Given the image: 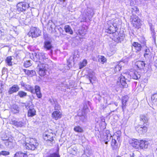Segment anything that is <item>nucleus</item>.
Wrapping results in <instances>:
<instances>
[{"instance_id":"obj_1","label":"nucleus","mask_w":157,"mask_h":157,"mask_svg":"<svg viewBox=\"0 0 157 157\" xmlns=\"http://www.w3.org/2000/svg\"><path fill=\"white\" fill-rule=\"evenodd\" d=\"M132 77L135 79H138L140 77V74L137 71L135 72L132 75H129L128 73H123L121 74L119 77L120 82L118 81L117 85H119L120 83L121 85L124 87H128V82L129 81V77Z\"/></svg>"},{"instance_id":"obj_2","label":"nucleus","mask_w":157,"mask_h":157,"mask_svg":"<svg viewBox=\"0 0 157 157\" xmlns=\"http://www.w3.org/2000/svg\"><path fill=\"white\" fill-rule=\"evenodd\" d=\"M37 64V69L38 70V72L39 75L41 76H43L45 75H48V65L45 63H40Z\"/></svg>"},{"instance_id":"obj_3","label":"nucleus","mask_w":157,"mask_h":157,"mask_svg":"<svg viewBox=\"0 0 157 157\" xmlns=\"http://www.w3.org/2000/svg\"><path fill=\"white\" fill-rule=\"evenodd\" d=\"M38 144L36 139L30 138L26 142L25 146L27 149L32 150H35L38 146Z\"/></svg>"},{"instance_id":"obj_4","label":"nucleus","mask_w":157,"mask_h":157,"mask_svg":"<svg viewBox=\"0 0 157 157\" xmlns=\"http://www.w3.org/2000/svg\"><path fill=\"white\" fill-rule=\"evenodd\" d=\"M121 135V133L120 131H118L116 132L112 137V140L111 141V146L113 150H116L118 147L117 144V143L116 139L118 141L120 140V136Z\"/></svg>"},{"instance_id":"obj_5","label":"nucleus","mask_w":157,"mask_h":157,"mask_svg":"<svg viewBox=\"0 0 157 157\" xmlns=\"http://www.w3.org/2000/svg\"><path fill=\"white\" fill-rule=\"evenodd\" d=\"M130 21L133 26L136 28L138 29L139 26L142 25V21L136 15L131 16Z\"/></svg>"},{"instance_id":"obj_6","label":"nucleus","mask_w":157,"mask_h":157,"mask_svg":"<svg viewBox=\"0 0 157 157\" xmlns=\"http://www.w3.org/2000/svg\"><path fill=\"white\" fill-rule=\"evenodd\" d=\"M33 58L34 61L37 62V63H45L48 60V59L46 57L44 54L42 53L36 54L35 57Z\"/></svg>"},{"instance_id":"obj_7","label":"nucleus","mask_w":157,"mask_h":157,"mask_svg":"<svg viewBox=\"0 0 157 157\" xmlns=\"http://www.w3.org/2000/svg\"><path fill=\"white\" fill-rule=\"evenodd\" d=\"M85 82L87 84L91 83L93 84L97 80L95 73L93 72H90L85 77Z\"/></svg>"},{"instance_id":"obj_8","label":"nucleus","mask_w":157,"mask_h":157,"mask_svg":"<svg viewBox=\"0 0 157 157\" xmlns=\"http://www.w3.org/2000/svg\"><path fill=\"white\" fill-rule=\"evenodd\" d=\"M41 33V31L39 29L33 27L31 29L30 31L28 33L29 36L32 37H36L39 36Z\"/></svg>"},{"instance_id":"obj_9","label":"nucleus","mask_w":157,"mask_h":157,"mask_svg":"<svg viewBox=\"0 0 157 157\" xmlns=\"http://www.w3.org/2000/svg\"><path fill=\"white\" fill-rule=\"evenodd\" d=\"M108 27L106 30V32L111 34L114 33L117 31V28L116 24H113L109 22L108 23Z\"/></svg>"},{"instance_id":"obj_10","label":"nucleus","mask_w":157,"mask_h":157,"mask_svg":"<svg viewBox=\"0 0 157 157\" xmlns=\"http://www.w3.org/2000/svg\"><path fill=\"white\" fill-rule=\"evenodd\" d=\"M146 125V124L143 125H139L136 127V129L140 134H144L147 132V130Z\"/></svg>"},{"instance_id":"obj_11","label":"nucleus","mask_w":157,"mask_h":157,"mask_svg":"<svg viewBox=\"0 0 157 157\" xmlns=\"http://www.w3.org/2000/svg\"><path fill=\"white\" fill-rule=\"evenodd\" d=\"M54 134L52 133L45 132L43 135L44 139L50 142L52 144L54 141Z\"/></svg>"},{"instance_id":"obj_12","label":"nucleus","mask_w":157,"mask_h":157,"mask_svg":"<svg viewBox=\"0 0 157 157\" xmlns=\"http://www.w3.org/2000/svg\"><path fill=\"white\" fill-rule=\"evenodd\" d=\"M17 9L18 11H22L25 10L29 7V5L25 2H20L18 3L17 6Z\"/></svg>"},{"instance_id":"obj_13","label":"nucleus","mask_w":157,"mask_h":157,"mask_svg":"<svg viewBox=\"0 0 157 157\" xmlns=\"http://www.w3.org/2000/svg\"><path fill=\"white\" fill-rule=\"evenodd\" d=\"M62 113L59 110H56L54 111L52 114V116L53 118L56 120L61 118L62 117Z\"/></svg>"},{"instance_id":"obj_14","label":"nucleus","mask_w":157,"mask_h":157,"mask_svg":"<svg viewBox=\"0 0 157 157\" xmlns=\"http://www.w3.org/2000/svg\"><path fill=\"white\" fill-rule=\"evenodd\" d=\"M1 139L2 140L4 141V144L6 147L10 148L13 147L12 142L10 141L8 139H3L2 137H1Z\"/></svg>"},{"instance_id":"obj_15","label":"nucleus","mask_w":157,"mask_h":157,"mask_svg":"<svg viewBox=\"0 0 157 157\" xmlns=\"http://www.w3.org/2000/svg\"><path fill=\"white\" fill-rule=\"evenodd\" d=\"M19 89V87L17 85H13L12 87L9 88L8 93L10 94H12L13 93L17 91Z\"/></svg>"},{"instance_id":"obj_16","label":"nucleus","mask_w":157,"mask_h":157,"mask_svg":"<svg viewBox=\"0 0 157 157\" xmlns=\"http://www.w3.org/2000/svg\"><path fill=\"white\" fill-rule=\"evenodd\" d=\"M132 45L135 48L136 52L140 51L143 46L142 45H141V44L139 43L138 42H135L133 43Z\"/></svg>"},{"instance_id":"obj_17","label":"nucleus","mask_w":157,"mask_h":157,"mask_svg":"<svg viewBox=\"0 0 157 157\" xmlns=\"http://www.w3.org/2000/svg\"><path fill=\"white\" fill-rule=\"evenodd\" d=\"M10 123L17 127H21L24 125V123L21 121H17L15 120H12Z\"/></svg>"},{"instance_id":"obj_18","label":"nucleus","mask_w":157,"mask_h":157,"mask_svg":"<svg viewBox=\"0 0 157 157\" xmlns=\"http://www.w3.org/2000/svg\"><path fill=\"white\" fill-rule=\"evenodd\" d=\"M145 64L144 61H138L135 63L136 66L140 69H143Z\"/></svg>"},{"instance_id":"obj_19","label":"nucleus","mask_w":157,"mask_h":157,"mask_svg":"<svg viewBox=\"0 0 157 157\" xmlns=\"http://www.w3.org/2000/svg\"><path fill=\"white\" fill-rule=\"evenodd\" d=\"M23 71L26 75L30 77L34 76L36 74V71L34 70H29L24 69Z\"/></svg>"},{"instance_id":"obj_20","label":"nucleus","mask_w":157,"mask_h":157,"mask_svg":"<svg viewBox=\"0 0 157 157\" xmlns=\"http://www.w3.org/2000/svg\"><path fill=\"white\" fill-rule=\"evenodd\" d=\"M44 48L46 50H49L52 48V46L51 43L48 41H45L44 44Z\"/></svg>"},{"instance_id":"obj_21","label":"nucleus","mask_w":157,"mask_h":157,"mask_svg":"<svg viewBox=\"0 0 157 157\" xmlns=\"http://www.w3.org/2000/svg\"><path fill=\"white\" fill-rule=\"evenodd\" d=\"M123 63V62H121L117 65L114 67L113 69L115 73L118 72L120 71L122 67V65Z\"/></svg>"},{"instance_id":"obj_22","label":"nucleus","mask_w":157,"mask_h":157,"mask_svg":"<svg viewBox=\"0 0 157 157\" xmlns=\"http://www.w3.org/2000/svg\"><path fill=\"white\" fill-rule=\"evenodd\" d=\"M149 120V118L147 115H141L140 116V120L142 121L144 123L147 122Z\"/></svg>"},{"instance_id":"obj_23","label":"nucleus","mask_w":157,"mask_h":157,"mask_svg":"<svg viewBox=\"0 0 157 157\" xmlns=\"http://www.w3.org/2000/svg\"><path fill=\"white\" fill-rule=\"evenodd\" d=\"M139 147L141 149L146 148L147 147V142L143 140L140 141L139 142Z\"/></svg>"},{"instance_id":"obj_24","label":"nucleus","mask_w":157,"mask_h":157,"mask_svg":"<svg viewBox=\"0 0 157 157\" xmlns=\"http://www.w3.org/2000/svg\"><path fill=\"white\" fill-rule=\"evenodd\" d=\"M36 111L34 108L29 109L28 112V116L32 117L36 115Z\"/></svg>"},{"instance_id":"obj_25","label":"nucleus","mask_w":157,"mask_h":157,"mask_svg":"<svg viewBox=\"0 0 157 157\" xmlns=\"http://www.w3.org/2000/svg\"><path fill=\"white\" fill-rule=\"evenodd\" d=\"M64 29L66 33L70 34H72L73 31L70 26L69 25H65L64 27Z\"/></svg>"},{"instance_id":"obj_26","label":"nucleus","mask_w":157,"mask_h":157,"mask_svg":"<svg viewBox=\"0 0 157 157\" xmlns=\"http://www.w3.org/2000/svg\"><path fill=\"white\" fill-rule=\"evenodd\" d=\"M146 48L144 50V56L145 58H149L150 55L151 54V52L149 49L147 48V46L146 47Z\"/></svg>"},{"instance_id":"obj_27","label":"nucleus","mask_w":157,"mask_h":157,"mask_svg":"<svg viewBox=\"0 0 157 157\" xmlns=\"http://www.w3.org/2000/svg\"><path fill=\"white\" fill-rule=\"evenodd\" d=\"M131 11L132 12V15H136V14H138L139 13V10L138 8L136 6H134L131 8Z\"/></svg>"},{"instance_id":"obj_28","label":"nucleus","mask_w":157,"mask_h":157,"mask_svg":"<svg viewBox=\"0 0 157 157\" xmlns=\"http://www.w3.org/2000/svg\"><path fill=\"white\" fill-rule=\"evenodd\" d=\"M11 111L13 113H17L19 112V108L17 105H13L12 106Z\"/></svg>"},{"instance_id":"obj_29","label":"nucleus","mask_w":157,"mask_h":157,"mask_svg":"<svg viewBox=\"0 0 157 157\" xmlns=\"http://www.w3.org/2000/svg\"><path fill=\"white\" fill-rule=\"evenodd\" d=\"M14 157H28V156L26 153L21 151H18L15 154Z\"/></svg>"},{"instance_id":"obj_30","label":"nucleus","mask_w":157,"mask_h":157,"mask_svg":"<svg viewBox=\"0 0 157 157\" xmlns=\"http://www.w3.org/2000/svg\"><path fill=\"white\" fill-rule=\"evenodd\" d=\"M128 100V98L127 96L123 97L122 98V108L123 110L125 108L126 103L127 101Z\"/></svg>"},{"instance_id":"obj_31","label":"nucleus","mask_w":157,"mask_h":157,"mask_svg":"<svg viewBox=\"0 0 157 157\" xmlns=\"http://www.w3.org/2000/svg\"><path fill=\"white\" fill-rule=\"evenodd\" d=\"M139 142L137 140H132V145L136 148H138L140 146Z\"/></svg>"},{"instance_id":"obj_32","label":"nucleus","mask_w":157,"mask_h":157,"mask_svg":"<svg viewBox=\"0 0 157 157\" xmlns=\"http://www.w3.org/2000/svg\"><path fill=\"white\" fill-rule=\"evenodd\" d=\"M12 59L11 56H8L6 59V62L9 66H11L12 65Z\"/></svg>"},{"instance_id":"obj_33","label":"nucleus","mask_w":157,"mask_h":157,"mask_svg":"<svg viewBox=\"0 0 157 157\" xmlns=\"http://www.w3.org/2000/svg\"><path fill=\"white\" fill-rule=\"evenodd\" d=\"M151 100L153 103L157 105V93L155 94L152 96Z\"/></svg>"},{"instance_id":"obj_34","label":"nucleus","mask_w":157,"mask_h":157,"mask_svg":"<svg viewBox=\"0 0 157 157\" xmlns=\"http://www.w3.org/2000/svg\"><path fill=\"white\" fill-rule=\"evenodd\" d=\"M27 95V93L23 91H20L17 93V95L21 98H24Z\"/></svg>"},{"instance_id":"obj_35","label":"nucleus","mask_w":157,"mask_h":157,"mask_svg":"<svg viewBox=\"0 0 157 157\" xmlns=\"http://www.w3.org/2000/svg\"><path fill=\"white\" fill-rule=\"evenodd\" d=\"M25 87L26 90L30 91L32 93H33L34 92V88L30 85L26 84Z\"/></svg>"},{"instance_id":"obj_36","label":"nucleus","mask_w":157,"mask_h":157,"mask_svg":"<svg viewBox=\"0 0 157 157\" xmlns=\"http://www.w3.org/2000/svg\"><path fill=\"white\" fill-rule=\"evenodd\" d=\"M112 136H111L110 135H107L104 140V142L105 144H108V142L110 140L111 138V137L112 138Z\"/></svg>"},{"instance_id":"obj_37","label":"nucleus","mask_w":157,"mask_h":157,"mask_svg":"<svg viewBox=\"0 0 157 157\" xmlns=\"http://www.w3.org/2000/svg\"><path fill=\"white\" fill-rule=\"evenodd\" d=\"M87 62L86 60V59L83 60V61L82 63H80L79 65V68L81 69L83 68L84 67L86 66V65L87 64Z\"/></svg>"},{"instance_id":"obj_38","label":"nucleus","mask_w":157,"mask_h":157,"mask_svg":"<svg viewBox=\"0 0 157 157\" xmlns=\"http://www.w3.org/2000/svg\"><path fill=\"white\" fill-rule=\"evenodd\" d=\"M150 29L151 32V34L153 36V38L155 37V32L154 30V27L152 25V24H151L150 25Z\"/></svg>"},{"instance_id":"obj_39","label":"nucleus","mask_w":157,"mask_h":157,"mask_svg":"<svg viewBox=\"0 0 157 157\" xmlns=\"http://www.w3.org/2000/svg\"><path fill=\"white\" fill-rule=\"evenodd\" d=\"M123 40V38L122 36H117L114 38V41L117 42H121Z\"/></svg>"},{"instance_id":"obj_40","label":"nucleus","mask_w":157,"mask_h":157,"mask_svg":"<svg viewBox=\"0 0 157 157\" xmlns=\"http://www.w3.org/2000/svg\"><path fill=\"white\" fill-rule=\"evenodd\" d=\"M32 64L29 60L25 61L24 63V66L25 67H28L32 65Z\"/></svg>"},{"instance_id":"obj_41","label":"nucleus","mask_w":157,"mask_h":157,"mask_svg":"<svg viewBox=\"0 0 157 157\" xmlns=\"http://www.w3.org/2000/svg\"><path fill=\"white\" fill-rule=\"evenodd\" d=\"M74 130L78 132H83L82 129L79 126L75 127L74 128Z\"/></svg>"},{"instance_id":"obj_42","label":"nucleus","mask_w":157,"mask_h":157,"mask_svg":"<svg viewBox=\"0 0 157 157\" xmlns=\"http://www.w3.org/2000/svg\"><path fill=\"white\" fill-rule=\"evenodd\" d=\"M86 116L82 115L81 116H79V119L82 122H85L86 120Z\"/></svg>"},{"instance_id":"obj_43","label":"nucleus","mask_w":157,"mask_h":157,"mask_svg":"<svg viewBox=\"0 0 157 157\" xmlns=\"http://www.w3.org/2000/svg\"><path fill=\"white\" fill-rule=\"evenodd\" d=\"M86 31H84V29L83 28L81 30L79 31V34L82 36H84L85 35L86 33Z\"/></svg>"},{"instance_id":"obj_44","label":"nucleus","mask_w":157,"mask_h":157,"mask_svg":"<svg viewBox=\"0 0 157 157\" xmlns=\"http://www.w3.org/2000/svg\"><path fill=\"white\" fill-rule=\"evenodd\" d=\"M1 155H4L6 156L9 155L10 154V152L9 151H0Z\"/></svg>"},{"instance_id":"obj_45","label":"nucleus","mask_w":157,"mask_h":157,"mask_svg":"<svg viewBox=\"0 0 157 157\" xmlns=\"http://www.w3.org/2000/svg\"><path fill=\"white\" fill-rule=\"evenodd\" d=\"M99 60L103 63L106 61V59L104 56H101L99 58Z\"/></svg>"},{"instance_id":"obj_46","label":"nucleus","mask_w":157,"mask_h":157,"mask_svg":"<svg viewBox=\"0 0 157 157\" xmlns=\"http://www.w3.org/2000/svg\"><path fill=\"white\" fill-rule=\"evenodd\" d=\"M48 157H60V156L58 154L55 153L50 154Z\"/></svg>"},{"instance_id":"obj_47","label":"nucleus","mask_w":157,"mask_h":157,"mask_svg":"<svg viewBox=\"0 0 157 157\" xmlns=\"http://www.w3.org/2000/svg\"><path fill=\"white\" fill-rule=\"evenodd\" d=\"M60 108V106L59 105V104H58L57 103H56L55 104V110H59V109Z\"/></svg>"},{"instance_id":"obj_48","label":"nucleus","mask_w":157,"mask_h":157,"mask_svg":"<svg viewBox=\"0 0 157 157\" xmlns=\"http://www.w3.org/2000/svg\"><path fill=\"white\" fill-rule=\"evenodd\" d=\"M40 91V88L38 86H36L35 87V90H34V92H38Z\"/></svg>"},{"instance_id":"obj_49","label":"nucleus","mask_w":157,"mask_h":157,"mask_svg":"<svg viewBox=\"0 0 157 157\" xmlns=\"http://www.w3.org/2000/svg\"><path fill=\"white\" fill-rule=\"evenodd\" d=\"M3 90V85L2 82L0 81V93H2Z\"/></svg>"},{"instance_id":"obj_50","label":"nucleus","mask_w":157,"mask_h":157,"mask_svg":"<svg viewBox=\"0 0 157 157\" xmlns=\"http://www.w3.org/2000/svg\"><path fill=\"white\" fill-rule=\"evenodd\" d=\"M110 51L111 52V53L110 52V51H109V52H108V54L109 56H111L112 55H113L114 53H115L116 52L115 50L114 49H111L110 50Z\"/></svg>"},{"instance_id":"obj_51","label":"nucleus","mask_w":157,"mask_h":157,"mask_svg":"<svg viewBox=\"0 0 157 157\" xmlns=\"http://www.w3.org/2000/svg\"><path fill=\"white\" fill-rule=\"evenodd\" d=\"M90 10V9H87L88 11H87V13H86V15L87 16H92V13L90 12V11L89 10Z\"/></svg>"},{"instance_id":"obj_52","label":"nucleus","mask_w":157,"mask_h":157,"mask_svg":"<svg viewBox=\"0 0 157 157\" xmlns=\"http://www.w3.org/2000/svg\"><path fill=\"white\" fill-rule=\"evenodd\" d=\"M140 42L141 43L144 44L146 43V42L145 40V39L144 38L142 37L141 38L140 40H139Z\"/></svg>"},{"instance_id":"obj_53","label":"nucleus","mask_w":157,"mask_h":157,"mask_svg":"<svg viewBox=\"0 0 157 157\" xmlns=\"http://www.w3.org/2000/svg\"><path fill=\"white\" fill-rule=\"evenodd\" d=\"M36 95L37 97L39 98H40L41 97L42 94H41V93H40V91H39L38 92H36Z\"/></svg>"},{"instance_id":"obj_54","label":"nucleus","mask_w":157,"mask_h":157,"mask_svg":"<svg viewBox=\"0 0 157 157\" xmlns=\"http://www.w3.org/2000/svg\"><path fill=\"white\" fill-rule=\"evenodd\" d=\"M71 150V154H72L73 155L75 154L76 153V149H74L73 148H71L70 149Z\"/></svg>"},{"instance_id":"obj_55","label":"nucleus","mask_w":157,"mask_h":157,"mask_svg":"<svg viewBox=\"0 0 157 157\" xmlns=\"http://www.w3.org/2000/svg\"><path fill=\"white\" fill-rule=\"evenodd\" d=\"M154 65L157 69V59L154 61Z\"/></svg>"},{"instance_id":"obj_56","label":"nucleus","mask_w":157,"mask_h":157,"mask_svg":"<svg viewBox=\"0 0 157 157\" xmlns=\"http://www.w3.org/2000/svg\"><path fill=\"white\" fill-rule=\"evenodd\" d=\"M20 83H21V84L22 86H23L24 87L25 86L26 84H25V83L24 82L22 81L21 82H20Z\"/></svg>"},{"instance_id":"obj_57","label":"nucleus","mask_w":157,"mask_h":157,"mask_svg":"<svg viewBox=\"0 0 157 157\" xmlns=\"http://www.w3.org/2000/svg\"><path fill=\"white\" fill-rule=\"evenodd\" d=\"M59 31L60 33H61L62 32H63V30L61 27H60L59 28Z\"/></svg>"},{"instance_id":"obj_58","label":"nucleus","mask_w":157,"mask_h":157,"mask_svg":"<svg viewBox=\"0 0 157 157\" xmlns=\"http://www.w3.org/2000/svg\"><path fill=\"white\" fill-rule=\"evenodd\" d=\"M61 3H63L64 2H65L66 1V0H58Z\"/></svg>"},{"instance_id":"obj_59","label":"nucleus","mask_w":157,"mask_h":157,"mask_svg":"<svg viewBox=\"0 0 157 157\" xmlns=\"http://www.w3.org/2000/svg\"><path fill=\"white\" fill-rule=\"evenodd\" d=\"M112 105H115L116 106H117V105H118L117 103H113L112 104Z\"/></svg>"},{"instance_id":"obj_60","label":"nucleus","mask_w":157,"mask_h":157,"mask_svg":"<svg viewBox=\"0 0 157 157\" xmlns=\"http://www.w3.org/2000/svg\"><path fill=\"white\" fill-rule=\"evenodd\" d=\"M131 157H135V155L133 153H132L131 156Z\"/></svg>"},{"instance_id":"obj_61","label":"nucleus","mask_w":157,"mask_h":157,"mask_svg":"<svg viewBox=\"0 0 157 157\" xmlns=\"http://www.w3.org/2000/svg\"><path fill=\"white\" fill-rule=\"evenodd\" d=\"M147 157H154V156L152 155H150L147 156Z\"/></svg>"},{"instance_id":"obj_62","label":"nucleus","mask_w":157,"mask_h":157,"mask_svg":"<svg viewBox=\"0 0 157 157\" xmlns=\"http://www.w3.org/2000/svg\"><path fill=\"white\" fill-rule=\"evenodd\" d=\"M2 146V145L1 144H0V148H1V147Z\"/></svg>"},{"instance_id":"obj_63","label":"nucleus","mask_w":157,"mask_h":157,"mask_svg":"<svg viewBox=\"0 0 157 157\" xmlns=\"http://www.w3.org/2000/svg\"><path fill=\"white\" fill-rule=\"evenodd\" d=\"M117 157H121L120 156L118 155V156H117Z\"/></svg>"},{"instance_id":"obj_64","label":"nucleus","mask_w":157,"mask_h":157,"mask_svg":"<svg viewBox=\"0 0 157 157\" xmlns=\"http://www.w3.org/2000/svg\"><path fill=\"white\" fill-rule=\"evenodd\" d=\"M7 0L8 1H13V0Z\"/></svg>"}]
</instances>
